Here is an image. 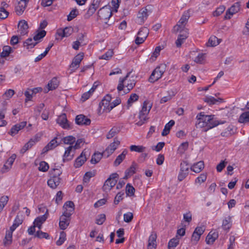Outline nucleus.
<instances>
[{
	"label": "nucleus",
	"instance_id": "nucleus-1",
	"mask_svg": "<svg viewBox=\"0 0 249 249\" xmlns=\"http://www.w3.org/2000/svg\"><path fill=\"white\" fill-rule=\"evenodd\" d=\"M214 115H207L204 112H201L198 113L196 119V126L197 128H203L204 131L213 128L218 125L220 123L213 119Z\"/></svg>",
	"mask_w": 249,
	"mask_h": 249
},
{
	"label": "nucleus",
	"instance_id": "nucleus-2",
	"mask_svg": "<svg viewBox=\"0 0 249 249\" xmlns=\"http://www.w3.org/2000/svg\"><path fill=\"white\" fill-rule=\"evenodd\" d=\"M129 74L130 73H128L124 77L120 78L117 86V89L119 92L123 90L124 88H126V89H124V92L127 93L135 86L136 82L134 80L127 79Z\"/></svg>",
	"mask_w": 249,
	"mask_h": 249
},
{
	"label": "nucleus",
	"instance_id": "nucleus-3",
	"mask_svg": "<svg viewBox=\"0 0 249 249\" xmlns=\"http://www.w3.org/2000/svg\"><path fill=\"white\" fill-rule=\"evenodd\" d=\"M111 99V96L107 94L102 99L99 104V113L100 114L104 112L108 113L112 109V107L110 103Z\"/></svg>",
	"mask_w": 249,
	"mask_h": 249
},
{
	"label": "nucleus",
	"instance_id": "nucleus-4",
	"mask_svg": "<svg viewBox=\"0 0 249 249\" xmlns=\"http://www.w3.org/2000/svg\"><path fill=\"white\" fill-rule=\"evenodd\" d=\"M165 69L166 65L164 64H161L157 67L151 73L149 78V81L151 83H154L158 81L161 77L165 71Z\"/></svg>",
	"mask_w": 249,
	"mask_h": 249
},
{
	"label": "nucleus",
	"instance_id": "nucleus-5",
	"mask_svg": "<svg viewBox=\"0 0 249 249\" xmlns=\"http://www.w3.org/2000/svg\"><path fill=\"white\" fill-rule=\"evenodd\" d=\"M189 17L190 16L189 12H185L177 24L174 27V31L178 32L179 31L188 30V29L185 28V25L188 22Z\"/></svg>",
	"mask_w": 249,
	"mask_h": 249
},
{
	"label": "nucleus",
	"instance_id": "nucleus-6",
	"mask_svg": "<svg viewBox=\"0 0 249 249\" xmlns=\"http://www.w3.org/2000/svg\"><path fill=\"white\" fill-rule=\"evenodd\" d=\"M118 178V175L117 173L111 174L109 177L106 180L103 186V190L106 192H108L114 187Z\"/></svg>",
	"mask_w": 249,
	"mask_h": 249
},
{
	"label": "nucleus",
	"instance_id": "nucleus-7",
	"mask_svg": "<svg viewBox=\"0 0 249 249\" xmlns=\"http://www.w3.org/2000/svg\"><path fill=\"white\" fill-rule=\"evenodd\" d=\"M112 10L109 6H104L98 12V16L99 18L106 23L112 16Z\"/></svg>",
	"mask_w": 249,
	"mask_h": 249
},
{
	"label": "nucleus",
	"instance_id": "nucleus-8",
	"mask_svg": "<svg viewBox=\"0 0 249 249\" xmlns=\"http://www.w3.org/2000/svg\"><path fill=\"white\" fill-rule=\"evenodd\" d=\"M149 34V30L147 28L143 27L141 28L138 33L137 36L135 39V43L137 44H140L143 43Z\"/></svg>",
	"mask_w": 249,
	"mask_h": 249
},
{
	"label": "nucleus",
	"instance_id": "nucleus-9",
	"mask_svg": "<svg viewBox=\"0 0 249 249\" xmlns=\"http://www.w3.org/2000/svg\"><path fill=\"white\" fill-rule=\"evenodd\" d=\"M241 9V4L239 2L234 3L226 11L224 17L225 19H230L231 17L235 14L238 13Z\"/></svg>",
	"mask_w": 249,
	"mask_h": 249
},
{
	"label": "nucleus",
	"instance_id": "nucleus-10",
	"mask_svg": "<svg viewBox=\"0 0 249 249\" xmlns=\"http://www.w3.org/2000/svg\"><path fill=\"white\" fill-rule=\"evenodd\" d=\"M63 215L70 217L74 210V204L72 201L66 202L63 207Z\"/></svg>",
	"mask_w": 249,
	"mask_h": 249
},
{
	"label": "nucleus",
	"instance_id": "nucleus-11",
	"mask_svg": "<svg viewBox=\"0 0 249 249\" xmlns=\"http://www.w3.org/2000/svg\"><path fill=\"white\" fill-rule=\"evenodd\" d=\"M148 12L147 7L142 8L138 14L137 22L139 24L143 23L148 16Z\"/></svg>",
	"mask_w": 249,
	"mask_h": 249
},
{
	"label": "nucleus",
	"instance_id": "nucleus-12",
	"mask_svg": "<svg viewBox=\"0 0 249 249\" xmlns=\"http://www.w3.org/2000/svg\"><path fill=\"white\" fill-rule=\"evenodd\" d=\"M120 143V142L117 139H115L114 142L111 143L106 149L104 152V154L107 157H109L111 155L114 151L117 149Z\"/></svg>",
	"mask_w": 249,
	"mask_h": 249
},
{
	"label": "nucleus",
	"instance_id": "nucleus-13",
	"mask_svg": "<svg viewBox=\"0 0 249 249\" xmlns=\"http://www.w3.org/2000/svg\"><path fill=\"white\" fill-rule=\"evenodd\" d=\"M57 123L63 128L66 129H71L70 124L69 123L66 115L65 113L60 115L56 120Z\"/></svg>",
	"mask_w": 249,
	"mask_h": 249
},
{
	"label": "nucleus",
	"instance_id": "nucleus-14",
	"mask_svg": "<svg viewBox=\"0 0 249 249\" xmlns=\"http://www.w3.org/2000/svg\"><path fill=\"white\" fill-rule=\"evenodd\" d=\"M83 57L84 53H78L74 57L70 65V68L72 71H74L79 68Z\"/></svg>",
	"mask_w": 249,
	"mask_h": 249
},
{
	"label": "nucleus",
	"instance_id": "nucleus-15",
	"mask_svg": "<svg viewBox=\"0 0 249 249\" xmlns=\"http://www.w3.org/2000/svg\"><path fill=\"white\" fill-rule=\"evenodd\" d=\"M28 0H19L18 5L15 7V12L18 15H21L23 14L27 7Z\"/></svg>",
	"mask_w": 249,
	"mask_h": 249
},
{
	"label": "nucleus",
	"instance_id": "nucleus-16",
	"mask_svg": "<svg viewBox=\"0 0 249 249\" xmlns=\"http://www.w3.org/2000/svg\"><path fill=\"white\" fill-rule=\"evenodd\" d=\"M26 124L27 122L23 121L13 125L11 128L9 134L12 136H15L18 134L20 130L23 129L26 125Z\"/></svg>",
	"mask_w": 249,
	"mask_h": 249
},
{
	"label": "nucleus",
	"instance_id": "nucleus-17",
	"mask_svg": "<svg viewBox=\"0 0 249 249\" xmlns=\"http://www.w3.org/2000/svg\"><path fill=\"white\" fill-rule=\"evenodd\" d=\"M90 120L82 114L76 116L75 118V123L80 125H88L90 124Z\"/></svg>",
	"mask_w": 249,
	"mask_h": 249
},
{
	"label": "nucleus",
	"instance_id": "nucleus-18",
	"mask_svg": "<svg viewBox=\"0 0 249 249\" xmlns=\"http://www.w3.org/2000/svg\"><path fill=\"white\" fill-rule=\"evenodd\" d=\"M178 32L180 33V34L178 36L176 44L177 47H180L188 36V30L179 31Z\"/></svg>",
	"mask_w": 249,
	"mask_h": 249
},
{
	"label": "nucleus",
	"instance_id": "nucleus-19",
	"mask_svg": "<svg viewBox=\"0 0 249 249\" xmlns=\"http://www.w3.org/2000/svg\"><path fill=\"white\" fill-rule=\"evenodd\" d=\"M85 150L83 151L80 155L75 160L74 166L75 168L81 167L87 160Z\"/></svg>",
	"mask_w": 249,
	"mask_h": 249
},
{
	"label": "nucleus",
	"instance_id": "nucleus-20",
	"mask_svg": "<svg viewBox=\"0 0 249 249\" xmlns=\"http://www.w3.org/2000/svg\"><path fill=\"white\" fill-rule=\"evenodd\" d=\"M71 218L62 214L59 219V227L61 230H64L67 228L70 224Z\"/></svg>",
	"mask_w": 249,
	"mask_h": 249
},
{
	"label": "nucleus",
	"instance_id": "nucleus-21",
	"mask_svg": "<svg viewBox=\"0 0 249 249\" xmlns=\"http://www.w3.org/2000/svg\"><path fill=\"white\" fill-rule=\"evenodd\" d=\"M101 1L102 0H93L87 11V14L89 16L92 15L100 6Z\"/></svg>",
	"mask_w": 249,
	"mask_h": 249
},
{
	"label": "nucleus",
	"instance_id": "nucleus-22",
	"mask_svg": "<svg viewBox=\"0 0 249 249\" xmlns=\"http://www.w3.org/2000/svg\"><path fill=\"white\" fill-rule=\"evenodd\" d=\"M48 210H47L44 215L38 216L35 219L33 224L36 226L39 230H40L41 228L42 224L46 220L48 217Z\"/></svg>",
	"mask_w": 249,
	"mask_h": 249
},
{
	"label": "nucleus",
	"instance_id": "nucleus-23",
	"mask_svg": "<svg viewBox=\"0 0 249 249\" xmlns=\"http://www.w3.org/2000/svg\"><path fill=\"white\" fill-rule=\"evenodd\" d=\"M75 150H74V148L72 145H70L68 147H67L65 153L63 155V160L65 161L66 160H71L73 157V153Z\"/></svg>",
	"mask_w": 249,
	"mask_h": 249
},
{
	"label": "nucleus",
	"instance_id": "nucleus-24",
	"mask_svg": "<svg viewBox=\"0 0 249 249\" xmlns=\"http://www.w3.org/2000/svg\"><path fill=\"white\" fill-rule=\"evenodd\" d=\"M28 25L27 22L25 20H21L19 21L18 24V31L21 35H24L28 32Z\"/></svg>",
	"mask_w": 249,
	"mask_h": 249
},
{
	"label": "nucleus",
	"instance_id": "nucleus-25",
	"mask_svg": "<svg viewBox=\"0 0 249 249\" xmlns=\"http://www.w3.org/2000/svg\"><path fill=\"white\" fill-rule=\"evenodd\" d=\"M59 81L56 77L52 78L48 83L47 86V89H45L46 92L50 90H52L55 89L59 85Z\"/></svg>",
	"mask_w": 249,
	"mask_h": 249
},
{
	"label": "nucleus",
	"instance_id": "nucleus-26",
	"mask_svg": "<svg viewBox=\"0 0 249 249\" xmlns=\"http://www.w3.org/2000/svg\"><path fill=\"white\" fill-rule=\"evenodd\" d=\"M61 178L58 177H52L48 180V185L52 189H55L60 183Z\"/></svg>",
	"mask_w": 249,
	"mask_h": 249
},
{
	"label": "nucleus",
	"instance_id": "nucleus-27",
	"mask_svg": "<svg viewBox=\"0 0 249 249\" xmlns=\"http://www.w3.org/2000/svg\"><path fill=\"white\" fill-rule=\"evenodd\" d=\"M137 167V164L133 162L131 166L125 171V176L124 178L126 179L135 174Z\"/></svg>",
	"mask_w": 249,
	"mask_h": 249
},
{
	"label": "nucleus",
	"instance_id": "nucleus-28",
	"mask_svg": "<svg viewBox=\"0 0 249 249\" xmlns=\"http://www.w3.org/2000/svg\"><path fill=\"white\" fill-rule=\"evenodd\" d=\"M218 234L217 232L211 231L206 237V242L208 244H212L218 238Z\"/></svg>",
	"mask_w": 249,
	"mask_h": 249
},
{
	"label": "nucleus",
	"instance_id": "nucleus-29",
	"mask_svg": "<svg viewBox=\"0 0 249 249\" xmlns=\"http://www.w3.org/2000/svg\"><path fill=\"white\" fill-rule=\"evenodd\" d=\"M127 154V150L124 149L122 153L118 155L114 162V165L117 166L124 160Z\"/></svg>",
	"mask_w": 249,
	"mask_h": 249
},
{
	"label": "nucleus",
	"instance_id": "nucleus-30",
	"mask_svg": "<svg viewBox=\"0 0 249 249\" xmlns=\"http://www.w3.org/2000/svg\"><path fill=\"white\" fill-rule=\"evenodd\" d=\"M58 145L56 141V138L53 139L50 142L43 148V152H47L50 150H52Z\"/></svg>",
	"mask_w": 249,
	"mask_h": 249
},
{
	"label": "nucleus",
	"instance_id": "nucleus-31",
	"mask_svg": "<svg viewBox=\"0 0 249 249\" xmlns=\"http://www.w3.org/2000/svg\"><path fill=\"white\" fill-rule=\"evenodd\" d=\"M203 100L204 102L207 103L209 105H214L217 102L221 103L223 101V99L220 98L215 99L211 96H206L204 98Z\"/></svg>",
	"mask_w": 249,
	"mask_h": 249
},
{
	"label": "nucleus",
	"instance_id": "nucleus-32",
	"mask_svg": "<svg viewBox=\"0 0 249 249\" xmlns=\"http://www.w3.org/2000/svg\"><path fill=\"white\" fill-rule=\"evenodd\" d=\"M23 222V218L21 216L17 215L16 216L13 225L10 227V230L14 231L16 228L22 224Z\"/></svg>",
	"mask_w": 249,
	"mask_h": 249
},
{
	"label": "nucleus",
	"instance_id": "nucleus-33",
	"mask_svg": "<svg viewBox=\"0 0 249 249\" xmlns=\"http://www.w3.org/2000/svg\"><path fill=\"white\" fill-rule=\"evenodd\" d=\"M204 164L202 161H200L194 164L191 167V170L196 173H199L204 168Z\"/></svg>",
	"mask_w": 249,
	"mask_h": 249
},
{
	"label": "nucleus",
	"instance_id": "nucleus-34",
	"mask_svg": "<svg viewBox=\"0 0 249 249\" xmlns=\"http://www.w3.org/2000/svg\"><path fill=\"white\" fill-rule=\"evenodd\" d=\"M152 107V104L148 101H145L142 104V109L140 112L149 114L150 110Z\"/></svg>",
	"mask_w": 249,
	"mask_h": 249
},
{
	"label": "nucleus",
	"instance_id": "nucleus-35",
	"mask_svg": "<svg viewBox=\"0 0 249 249\" xmlns=\"http://www.w3.org/2000/svg\"><path fill=\"white\" fill-rule=\"evenodd\" d=\"M175 121L173 120H170L168 123H167L161 133V135L163 136L167 135L170 132L171 127L175 124Z\"/></svg>",
	"mask_w": 249,
	"mask_h": 249
},
{
	"label": "nucleus",
	"instance_id": "nucleus-36",
	"mask_svg": "<svg viewBox=\"0 0 249 249\" xmlns=\"http://www.w3.org/2000/svg\"><path fill=\"white\" fill-rule=\"evenodd\" d=\"M148 114L140 112L139 114V121L136 123V124L138 126H141L144 124L148 119Z\"/></svg>",
	"mask_w": 249,
	"mask_h": 249
},
{
	"label": "nucleus",
	"instance_id": "nucleus-37",
	"mask_svg": "<svg viewBox=\"0 0 249 249\" xmlns=\"http://www.w3.org/2000/svg\"><path fill=\"white\" fill-rule=\"evenodd\" d=\"M13 231L9 230L6 232L5 236L3 240L4 246H8L12 243Z\"/></svg>",
	"mask_w": 249,
	"mask_h": 249
},
{
	"label": "nucleus",
	"instance_id": "nucleus-38",
	"mask_svg": "<svg viewBox=\"0 0 249 249\" xmlns=\"http://www.w3.org/2000/svg\"><path fill=\"white\" fill-rule=\"evenodd\" d=\"M37 42L34 39V38H29L24 42V46L27 49L33 48L36 44Z\"/></svg>",
	"mask_w": 249,
	"mask_h": 249
},
{
	"label": "nucleus",
	"instance_id": "nucleus-39",
	"mask_svg": "<svg viewBox=\"0 0 249 249\" xmlns=\"http://www.w3.org/2000/svg\"><path fill=\"white\" fill-rule=\"evenodd\" d=\"M104 155L103 153L100 152H95L92 156L90 162L92 164H96L99 162L102 159L103 155Z\"/></svg>",
	"mask_w": 249,
	"mask_h": 249
},
{
	"label": "nucleus",
	"instance_id": "nucleus-40",
	"mask_svg": "<svg viewBox=\"0 0 249 249\" xmlns=\"http://www.w3.org/2000/svg\"><path fill=\"white\" fill-rule=\"evenodd\" d=\"M131 151H135L138 153H143L145 151L146 147L142 145H132L129 147Z\"/></svg>",
	"mask_w": 249,
	"mask_h": 249
},
{
	"label": "nucleus",
	"instance_id": "nucleus-41",
	"mask_svg": "<svg viewBox=\"0 0 249 249\" xmlns=\"http://www.w3.org/2000/svg\"><path fill=\"white\" fill-rule=\"evenodd\" d=\"M96 88V86L93 85L92 87L87 92H85L82 95L81 99L83 100V101H85L86 100L88 99L90 96L91 95V94L93 93V92L94 91L95 89Z\"/></svg>",
	"mask_w": 249,
	"mask_h": 249
},
{
	"label": "nucleus",
	"instance_id": "nucleus-42",
	"mask_svg": "<svg viewBox=\"0 0 249 249\" xmlns=\"http://www.w3.org/2000/svg\"><path fill=\"white\" fill-rule=\"evenodd\" d=\"M238 122L240 123H246L249 122V111L243 113L239 117Z\"/></svg>",
	"mask_w": 249,
	"mask_h": 249
},
{
	"label": "nucleus",
	"instance_id": "nucleus-43",
	"mask_svg": "<svg viewBox=\"0 0 249 249\" xmlns=\"http://www.w3.org/2000/svg\"><path fill=\"white\" fill-rule=\"evenodd\" d=\"M139 99V96L136 93H132L128 98L127 103V107H131L133 103L137 101Z\"/></svg>",
	"mask_w": 249,
	"mask_h": 249
},
{
	"label": "nucleus",
	"instance_id": "nucleus-44",
	"mask_svg": "<svg viewBox=\"0 0 249 249\" xmlns=\"http://www.w3.org/2000/svg\"><path fill=\"white\" fill-rule=\"evenodd\" d=\"M12 52L13 50L11 47L5 46L3 47L2 52L0 53V57H5L8 56Z\"/></svg>",
	"mask_w": 249,
	"mask_h": 249
},
{
	"label": "nucleus",
	"instance_id": "nucleus-45",
	"mask_svg": "<svg viewBox=\"0 0 249 249\" xmlns=\"http://www.w3.org/2000/svg\"><path fill=\"white\" fill-rule=\"evenodd\" d=\"M163 49V46H160L156 47L150 57V60H152V61H155L157 57L159 55L160 51Z\"/></svg>",
	"mask_w": 249,
	"mask_h": 249
},
{
	"label": "nucleus",
	"instance_id": "nucleus-46",
	"mask_svg": "<svg viewBox=\"0 0 249 249\" xmlns=\"http://www.w3.org/2000/svg\"><path fill=\"white\" fill-rule=\"evenodd\" d=\"M231 226V218L230 216L225 217L223 221L222 227L225 230H229Z\"/></svg>",
	"mask_w": 249,
	"mask_h": 249
},
{
	"label": "nucleus",
	"instance_id": "nucleus-47",
	"mask_svg": "<svg viewBox=\"0 0 249 249\" xmlns=\"http://www.w3.org/2000/svg\"><path fill=\"white\" fill-rule=\"evenodd\" d=\"M76 139L72 136H66L62 139L63 142L66 144L72 145L75 142Z\"/></svg>",
	"mask_w": 249,
	"mask_h": 249
},
{
	"label": "nucleus",
	"instance_id": "nucleus-48",
	"mask_svg": "<svg viewBox=\"0 0 249 249\" xmlns=\"http://www.w3.org/2000/svg\"><path fill=\"white\" fill-rule=\"evenodd\" d=\"M219 44L218 39L215 36H211L209 39L207 45L208 46H215Z\"/></svg>",
	"mask_w": 249,
	"mask_h": 249
},
{
	"label": "nucleus",
	"instance_id": "nucleus-49",
	"mask_svg": "<svg viewBox=\"0 0 249 249\" xmlns=\"http://www.w3.org/2000/svg\"><path fill=\"white\" fill-rule=\"evenodd\" d=\"M46 32L44 30H42L38 32L33 37L34 39L37 42V43L39 42L40 40L43 38L46 35Z\"/></svg>",
	"mask_w": 249,
	"mask_h": 249
},
{
	"label": "nucleus",
	"instance_id": "nucleus-50",
	"mask_svg": "<svg viewBox=\"0 0 249 249\" xmlns=\"http://www.w3.org/2000/svg\"><path fill=\"white\" fill-rule=\"evenodd\" d=\"M179 239L177 237L171 239L168 243V248L169 249H174L178 244Z\"/></svg>",
	"mask_w": 249,
	"mask_h": 249
},
{
	"label": "nucleus",
	"instance_id": "nucleus-51",
	"mask_svg": "<svg viewBox=\"0 0 249 249\" xmlns=\"http://www.w3.org/2000/svg\"><path fill=\"white\" fill-rule=\"evenodd\" d=\"M113 54V51L112 50H108L105 53L103 54L99 57L101 59L109 60L110 59Z\"/></svg>",
	"mask_w": 249,
	"mask_h": 249
},
{
	"label": "nucleus",
	"instance_id": "nucleus-52",
	"mask_svg": "<svg viewBox=\"0 0 249 249\" xmlns=\"http://www.w3.org/2000/svg\"><path fill=\"white\" fill-rule=\"evenodd\" d=\"M35 236L38 238L48 239L49 238V235L47 233L43 232L40 231V230L36 232Z\"/></svg>",
	"mask_w": 249,
	"mask_h": 249
},
{
	"label": "nucleus",
	"instance_id": "nucleus-53",
	"mask_svg": "<svg viewBox=\"0 0 249 249\" xmlns=\"http://www.w3.org/2000/svg\"><path fill=\"white\" fill-rule=\"evenodd\" d=\"M85 143V141L84 139H79L76 141H75V144L73 147L74 148V150L76 149H79L81 148L83 144Z\"/></svg>",
	"mask_w": 249,
	"mask_h": 249
},
{
	"label": "nucleus",
	"instance_id": "nucleus-54",
	"mask_svg": "<svg viewBox=\"0 0 249 249\" xmlns=\"http://www.w3.org/2000/svg\"><path fill=\"white\" fill-rule=\"evenodd\" d=\"M205 59V54L199 53L198 55L195 58L194 61L197 63L202 64Z\"/></svg>",
	"mask_w": 249,
	"mask_h": 249
},
{
	"label": "nucleus",
	"instance_id": "nucleus-55",
	"mask_svg": "<svg viewBox=\"0 0 249 249\" xmlns=\"http://www.w3.org/2000/svg\"><path fill=\"white\" fill-rule=\"evenodd\" d=\"M106 220V215L104 213L99 214L96 218V223L98 225H102Z\"/></svg>",
	"mask_w": 249,
	"mask_h": 249
},
{
	"label": "nucleus",
	"instance_id": "nucleus-56",
	"mask_svg": "<svg viewBox=\"0 0 249 249\" xmlns=\"http://www.w3.org/2000/svg\"><path fill=\"white\" fill-rule=\"evenodd\" d=\"M49 165L45 161H41L39 163L38 170L42 172H46L49 169Z\"/></svg>",
	"mask_w": 249,
	"mask_h": 249
},
{
	"label": "nucleus",
	"instance_id": "nucleus-57",
	"mask_svg": "<svg viewBox=\"0 0 249 249\" xmlns=\"http://www.w3.org/2000/svg\"><path fill=\"white\" fill-rule=\"evenodd\" d=\"M135 192L134 188L130 184L128 183L126 186V194L127 196H132L134 195Z\"/></svg>",
	"mask_w": 249,
	"mask_h": 249
},
{
	"label": "nucleus",
	"instance_id": "nucleus-58",
	"mask_svg": "<svg viewBox=\"0 0 249 249\" xmlns=\"http://www.w3.org/2000/svg\"><path fill=\"white\" fill-rule=\"evenodd\" d=\"M8 197L7 196H3L0 199V212L2 210L4 207L7 203Z\"/></svg>",
	"mask_w": 249,
	"mask_h": 249
},
{
	"label": "nucleus",
	"instance_id": "nucleus-59",
	"mask_svg": "<svg viewBox=\"0 0 249 249\" xmlns=\"http://www.w3.org/2000/svg\"><path fill=\"white\" fill-rule=\"evenodd\" d=\"M225 10V7L224 5H221L218 7L216 10L213 12V16H219L222 14Z\"/></svg>",
	"mask_w": 249,
	"mask_h": 249
},
{
	"label": "nucleus",
	"instance_id": "nucleus-60",
	"mask_svg": "<svg viewBox=\"0 0 249 249\" xmlns=\"http://www.w3.org/2000/svg\"><path fill=\"white\" fill-rule=\"evenodd\" d=\"M66 240V234L62 231L60 233L59 239L56 241V244L58 246L61 245Z\"/></svg>",
	"mask_w": 249,
	"mask_h": 249
},
{
	"label": "nucleus",
	"instance_id": "nucleus-61",
	"mask_svg": "<svg viewBox=\"0 0 249 249\" xmlns=\"http://www.w3.org/2000/svg\"><path fill=\"white\" fill-rule=\"evenodd\" d=\"M133 217V213L131 212H128L124 214V220L125 222L129 223L132 220Z\"/></svg>",
	"mask_w": 249,
	"mask_h": 249
},
{
	"label": "nucleus",
	"instance_id": "nucleus-62",
	"mask_svg": "<svg viewBox=\"0 0 249 249\" xmlns=\"http://www.w3.org/2000/svg\"><path fill=\"white\" fill-rule=\"evenodd\" d=\"M227 162L225 160H221L216 166V170L218 172H221L225 167Z\"/></svg>",
	"mask_w": 249,
	"mask_h": 249
},
{
	"label": "nucleus",
	"instance_id": "nucleus-63",
	"mask_svg": "<svg viewBox=\"0 0 249 249\" xmlns=\"http://www.w3.org/2000/svg\"><path fill=\"white\" fill-rule=\"evenodd\" d=\"M9 13L4 8H0V19L6 18L8 16Z\"/></svg>",
	"mask_w": 249,
	"mask_h": 249
},
{
	"label": "nucleus",
	"instance_id": "nucleus-64",
	"mask_svg": "<svg viewBox=\"0 0 249 249\" xmlns=\"http://www.w3.org/2000/svg\"><path fill=\"white\" fill-rule=\"evenodd\" d=\"M188 147V142H184L182 143L178 147V150L180 153H184L185 151H186Z\"/></svg>",
	"mask_w": 249,
	"mask_h": 249
}]
</instances>
